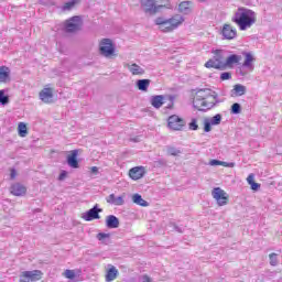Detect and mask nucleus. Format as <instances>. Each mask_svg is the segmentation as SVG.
Listing matches in <instances>:
<instances>
[{
  "mask_svg": "<svg viewBox=\"0 0 282 282\" xmlns=\"http://www.w3.org/2000/svg\"><path fill=\"white\" fill-rule=\"evenodd\" d=\"M156 2L158 0H141V7L144 12H149V14H156L162 8H169V3L156 6Z\"/></svg>",
  "mask_w": 282,
  "mask_h": 282,
  "instance_id": "4",
  "label": "nucleus"
},
{
  "mask_svg": "<svg viewBox=\"0 0 282 282\" xmlns=\"http://www.w3.org/2000/svg\"><path fill=\"white\" fill-rule=\"evenodd\" d=\"M234 91L236 96H243L246 94V86L237 84L234 86Z\"/></svg>",
  "mask_w": 282,
  "mask_h": 282,
  "instance_id": "29",
  "label": "nucleus"
},
{
  "mask_svg": "<svg viewBox=\"0 0 282 282\" xmlns=\"http://www.w3.org/2000/svg\"><path fill=\"white\" fill-rule=\"evenodd\" d=\"M242 56H245V62L242 63V67H245L246 69H249V72H253L254 70V55H252L251 52H242Z\"/></svg>",
  "mask_w": 282,
  "mask_h": 282,
  "instance_id": "12",
  "label": "nucleus"
},
{
  "mask_svg": "<svg viewBox=\"0 0 282 282\" xmlns=\"http://www.w3.org/2000/svg\"><path fill=\"white\" fill-rule=\"evenodd\" d=\"M107 204H111V206H124V195L116 196V194H110L106 198Z\"/></svg>",
  "mask_w": 282,
  "mask_h": 282,
  "instance_id": "14",
  "label": "nucleus"
},
{
  "mask_svg": "<svg viewBox=\"0 0 282 282\" xmlns=\"http://www.w3.org/2000/svg\"><path fill=\"white\" fill-rule=\"evenodd\" d=\"M64 276H65V279H70V281H72V280L76 279V271L67 269L64 272Z\"/></svg>",
  "mask_w": 282,
  "mask_h": 282,
  "instance_id": "35",
  "label": "nucleus"
},
{
  "mask_svg": "<svg viewBox=\"0 0 282 282\" xmlns=\"http://www.w3.org/2000/svg\"><path fill=\"white\" fill-rule=\"evenodd\" d=\"M199 1L204 2V1H206V0H199Z\"/></svg>",
  "mask_w": 282,
  "mask_h": 282,
  "instance_id": "50",
  "label": "nucleus"
},
{
  "mask_svg": "<svg viewBox=\"0 0 282 282\" xmlns=\"http://www.w3.org/2000/svg\"><path fill=\"white\" fill-rule=\"evenodd\" d=\"M149 85H151V79L137 80V87L139 91H149Z\"/></svg>",
  "mask_w": 282,
  "mask_h": 282,
  "instance_id": "26",
  "label": "nucleus"
},
{
  "mask_svg": "<svg viewBox=\"0 0 282 282\" xmlns=\"http://www.w3.org/2000/svg\"><path fill=\"white\" fill-rule=\"evenodd\" d=\"M185 124L186 122L184 121V119L180 118L176 115H173L167 119V126L170 129H172V131H182Z\"/></svg>",
  "mask_w": 282,
  "mask_h": 282,
  "instance_id": "7",
  "label": "nucleus"
},
{
  "mask_svg": "<svg viewBox=\"0 0 282 282\" xmlns=\"http://www.w3.org/2000/svg\"><path fill=\"white\" fill-rule=\"evenodd\" d=\"M205 67H207L208 69L214 68V69H224V67H226V63L224 62V59H209L206 64Z\"/></svg>",
  "mask_w": 282,
  "mask_h": 282,
  "instance_id": "16",
  "label": "nucleus"
},
{
  "mask_svg": "<svg viewBox=\"0 0 282 282\" xmlns=\"http://www.w3.org/2000/svg\"><path fill=\"white\" fill-rule=\"evenodd\" d=\"M80 28V17L75 15L65 22L66 32H76Z\"/></svg>",
  "mask_w": 282,
  "mask_h": 282,
  "instance_id": "11",
  "label": "nucleus"
},
{
  "mask_svg": "<svg viewBox=\"0 0 282 282\" xmlns=\"http://www.w3.org/2000/svg\"><path fill=\"white\" fill-rule=\"evenodd\" d=\"M10 102V97L6 95V90H0V105H8Z\"/></svg>",
  "mask_w": 282,
  "mask_h": 282,
  "instance_id": "31",
  "label": "nucleus"
},
{
  "mask_svg": "<svg viewBox=\"0 0 282 282\" xmlns=\"http://www.w3.org/2000/svg\"><path fill=\"white\" fill-rule=\"evenodd\" d=\"M217 104H219V96L208 88L196 91L193 99V107L197 111H210Z\"/></svg>",
  "mask_w": 282,
  "mask_h": 282,
  "instance_id": "1",
  "label": "nucleus"
},
{
  "mask_svg": "<svg viewBox=\"0 0 282 282\" xmlns=\"http://www.w3.org/2000/svg\"><path fill=\"white\" fill-rule=\"evenodd\" d=\"M270 265H276L279 263V260L276 259V253H270Z\"/></svg>",
  "mask_w": 282,
  "mask_h": 282,
  "instance_id": "38",
  "label": "nucleus"
},
{
  "mask_svg": "<svg viewBox=\"0 0 282 282\" xmlns=\"http://www.w3.org/2000/svg\"><path fill=\"white\" fill-rule=\"evenodd\" d=\"M231 21L239 28L240 32H246V30H250L257 23V12L246 7H239L234 13Z\"/></svg>",
  "mask_w": 282,
  "mask_h": 282,
  "instance_id": "2",
  "label": "nucleus"
},
{
  "mask_svg": "<svg viewBox=\"0 0 282 282\" xmlns=\"http://www.w3.org/2000/svg\"><path fill=\"white\" fill-rule=\"evenodd\" d=\"M100 213H102V208H98V204H96L93 208L82 214V219H84V221H94V219H100Z\"/></svg>",
  "mask_w": 282,
  "mask_h": 282,
  "instance_id": "8",
  "label": "nucleus"
},
{
  "mask_svg": "<svg viewBox=\"0 0 282 282\" xmlns=\"http://www.w3.org/2000/svg\"><path fill=\"white\" fill-rule=\"evenodd\" d=\"M167 153H169V155H173L174 158H176L177 155H180L182 153V150L174 148V147H167Z\"/></svg>",
  "mask_w": 282,
  "mask_h": 282,
  "instance_id": "33",
  "label": "nucleus"
},
{
  "mask_svg": "<svg viewBox=\"0 0 282 282\" xmlns=\"http://www.w3.org/2000/svg\"><path fill=\"white\" fill-rule=\"evenodd\" d=\"M142 282H153V279H151V276L145 274L142 276Z\"/></svg>",
  "mask_w": 282,
  "mask_h": 282,
  "instance_id": "46",
  "label": "nucleus"
},
{
  "mask_svg": "<svg viewBox=\"0 0 282 282\" xmlns=\"http://www.w3.org/2000/svg\"><path fill=\"white\" fill-rule=\"evenodd\" d=\"M250 186H251V191H259V188H261V185L256 182L251 183Z\"/></svg>",
  "mask_w": 282,
  "mask_h": 282,
  "instance_id": "43",
  "label": "nucleus"
},
{
  "mask_svg": "<svg viewBox=\"0 0 282 282\" xmlns=\"http://www.w3.org/2000/svg\"><path fill=\"white\" fill-rule=\"evenodd\" d=\"M76 3H78V0H70L68 2H66L63 7H62V10L64 12H67L69 10H72V8H74V6H76Z\"/></svg>",
  "mask_w": 282,
  "mask_h": 282,
  "instance_id": "32",
  "label": "nucleus"
},
{
  "mask_svg": "<svg viewBox=\"0 0 282 282\" xmlns=\"http://www.w3.org/2000/svg\"><path fill=\"white\" fill-rule=\"evenodd\" d=\"M43 272L41 270L23 271L20 274V282H35L41 281Z\"/></svg>",
  "mask_w": 282,
  "mask_h": 282,
  "instance_id": "6",
  "label": "nucleus"
},
{
  "mask_svg": "<svg viewBox=\"0 0 282 282\" xmlns=\"http://www.w3.org/2000/svg\"><path fill=\"white\" fill-rule=\"evenodd\" d=\"M40 100H42V102H46V104L52 102L54 100V93L52 91V88H44L40 93Z\"/></svg>",
  "mask_w": 282,
  "mask_h": 282,
  "instance_id": "15",
  "label": "nucleus"
},
{
  "mask_svg": "<svg viewBox=\"0 0 282 282\" xmlns=\"http://www.w3.org/2000/svg\"><path fill=\"white\" fill-rule=\"evenodd\" d=\"M212 126H213V123H210L208 120H205V122H204V131L206 133H210V131L213 130Z\"/></svg>",
  "mask_w": 282,
  "mask_h": 282,
  "instance_id": "39",
  "label": "nucleus"
},
{
  "mask_svg": "<svg viewBox=\"0 0 282 282\" xmlns=\"http://www.w3.org/2000/svg\"><path fill=\"white\" fill-rule=\"evenodd\" d=\"M230 78H232V75L228 72L220 74V80H230Z\"/></svg>",
  "mask_w": 282,
  "mask_h": 282,
  "instance_id": "42",
  "label": "nucleus"
},
{
  "mask_svg": "<svg viewBox=\"0 0 282 282\" xmlns=\"http://www.w3.org/2000/svg\"><path fill=\"white\" fill-rule=\"evenodd\" d=\"M220 34L226 41H234L237 39V29L230 24H224Z\"/></svg>",
  "mask_w": 282,
  "mask_h": 282,
  "instance_id": "10",
  "label": "nucleus"
},
{
  "mask_svg": "<svg viewBox=\"0 0 282 282\" xmlns=\"http://www.w3.org/2000/svg\"><path fill=\"white\" fill-rule=\"evenodd\" d=\"M209 166H226L227 169H234L235 163L234 162H224V161H219V160H212L209 161Z\"/></svg>",
  "mask_w": 282,
  "mask_h": 282,
  "instance_id": "27",
  "label": "nucleus"
},
{
  "mask_svg": "<svg viewBox=\"0 0 282 282\" xmlns=\"http://www.w3.org/2000/svg\"><path fill=\"white\" fill-rule=\"evenodd\" d=\"M231 113H235V115H237V113H241V105H239V104H234L232 106H231Z\"/></svg>",
  "mask_w": 282,
  "mask_h": 282,
  "instance_id": "37",
  "label": "nucleus"
},
{
  "mask_svg": "<svg viewBox=\"0 0 282 282\" xmlns=\"http://www.w3.org/2000/svg\"><path fill=\"white\" fill-rule=\"evenodd\" d=\"M11 180H14L17 177V170L12 169L10 173Z\"/></svg>",
  "mask_w": 282,
  "mask_h": 282,
  "instance_id": "47",
  "label": "nucleus"
},
{
  "mask_svg": "<svg viewBox=\"0 0 282 282\" xmlns=\"http://www.w3.org/2000/svg\"><path fill=\"white\" fill-rule=\"evenodd\" d=\"M241 55L232 54L229 57H227L225 62V67H232V65H237L241 61Z\"/></svg>",
  "mask_w": 282,
  "mask_h": 282,
  "instance_id": "23",
  "label": "nucleus"
},
{
  "mask_svg": "<svg viewBox=\"0 0 282 282\" xmlns=\"http://www.w3.org/2000/svg\"><path fill=\"white\" fill-rule=\"evenodd\" d=\"M189 131H197L199 129V126L197 124V119H192V121L188 124Z\"/></svg>",
  "mask_w": 282,
  "mask_h": 282,
  "instance_id": "36",
  "label": "nucleus"
},
{
  "mask_svg": "<svg viewBox=\"0 0 282 282\" xmlns=\"http://www.w3.org/2000/svg\"><path fill=\"white\" fill-rule=\"evenodd\" d=\"M174 230H176V232H184V228H182L177 225H174Z\"/></svg>",
  "mask_w": 282,
  "mask_h": 282,
  "instance_id": "48",
  "label": "nucleus"
},
{
  "mask_svg": "<svg viewBox=\"0 0 282 282\" xmlns=\"http://www.w3.org/2000/svg\"><path fill=\"white\" fill-rule=\"evenodd\" d=\"M214 59L215 61H224V51H216Z\"/></svg>",
  "mask_w": 282,
  "mask_h": 282,
  "instance_id": "41",
  "label": "nucleus"
},
{
  "mask_svg": "<svg viewBox=\"0 0 282 282\" xmlns=\"http://www.w3.org/2000/svg\"><path fill=\"white\" fill-rule=\"evenodd\" d=\"M19 135L25 138L28 135V126L24 122H20L18 126Z\"/></svg>",
  "mask_w": 282,
  "mask_h": 282,
  "instance_id": "30",
  "label": "nucleus"
},
{
  "mask_svg": "<svg viewBox=\"0 0 282 282\" xmlns=\"http://www.w3.org/2000/svg\"><path fill=\"white\" fill-rule=\"evenodd\" d=\"M150 102L154 109H160L164 105V95H155L150 98Z\"/></svg>",
  "mask_w": 282,
  "mask_h": 282,
  "instance_id": "21",
  "label": "nucleus"
},
{
  "mask_svg": "<svg viewBox=\"0 0 282 282\" xmlns=\"http://www.w3.org/2000/svg\"><path fill=\"white\" fill-rule=\"evenodd\" d=\"M65 177H67V172H66V171H63V172L59 174L58 180H59L61 182H63V180H65Z\"/></svg>",
  "mask_w": 282,
  "mask_h": 282,
  "instance_id": "45",
  "label": "nucleus"
},
{
  "mask_svg": "<svg viewBox=\"0 0 282 282\" xmlns=\"http://www.w3.org/2000/svg\"><path fill=\"white\" fill-rule=\"evenodd\" d=\"M132 202H133V204H137V206H143V207L149 206V203L147 200H144L142 198V195H140V194H134L132 196Z\"/></svg>",
  "mask_w": 282,
  "mask_h": 282,
  "instance_id": "28",
  "label": "nucleus"
},
{
  "mask_svg": "<svg viewBox=\"0 0 282 282\" xmlns=\"http://www.w3.org/2000/svg\"><path fill=\"white\" fill-rule=\"evenodd\" d=\"M131 180H142L144 177V167H132L129 171Z\"/></svg>",
  "mask_w": 282,
  "mask_h": 282,
  "instance_id": "19",
  "label": "nucleus"
},
{
  "mask_svg": "<svg viewBox=\"0 0 282 282\" xmlns=\"http://www.w3.org/2000/svg\"><path fill=\"white\" fill-rule=\"evenodd\" d=\"M108 270L106 272V282L116 281L118 279V269L111 264H108Z\"/></svg>",
  "mask_w": 282,
  "mask_h": 282,
  "instance_id": "17",
  "label": "nucleus"
},
{
  "mask_svg": "<svg viewBox=\"0 0 282 282\" xmlns=\"http://www.w3.org/2000/svg\"><path fill=\"white\" fill-rule=\"evenodd\" d=\"M78 150H73L72 154L67 156V164L70 169H78Z\"/></svg>",
  "mask_w": 282,
  "mask_h": 282,
  "instance_id": "18",
  "label": "nucleus"
},
{
  "mask_svg": "<svg viewBox=\"0 0 282 282\" xmlns=\"http://www.w3.org/2000/svg\"><path fill=\"white\" fill-rule=\"evenodd\" d=\"M99 51L100 55L105 56L106 58H109V56H113V52H116V48L113 47V42H111L110 39L101 40L99 44Z\"/></svg>",
  "mask_w": 282,
  "mask_h": 282,
  "instance_id": "5",
  "label": "nucleus"
},
{
  "mask_svg": "<svg viewBox=\"0 0 282 282\" xmlns=\"http://www.w3.org/2000/svg\"><path fill=\"white\" fill-rule=\"evenodd\" d=\"M154 23L159 26V30L161 32L169 33L177 30L178 25H182V23H184V17L180 14H175L169 19L159 17L154 20Z\"/></svg>",
  "mask_w": 282,
  "mask_h": 282,
  "instance_id": "3",
  "label": "nucleus"
},
{
  "mask_svg": "<svg viewBox=\"0 0 282 282\" xmlns=\"http://www.w3.org/2000/svg\"><path fill=\"white\" fill-rule=\"evenodd\" d=\"M91 173H94V175L98 174V166H93Z\"/></svg>",
  "mask_w": 282,
  "mask_h": 282,
  "instance_id": "49",
  "label": "nucleus"
},
{
  "mask_svg": "<svg viewBox=\"0 0 282 282\" xmlns=\"http://www.w3.org/2000/svg\"><path fill=\"white\" fill-rule=\"evenodd\" d=\"M8 80H10V68L0 66V83H8Z\"/></svg>",
  "mask_w": 282,
  "mask_h": 282,
  "instance_id": "24",
  "label": "nucleus"
},
{
  "mask_svg": "<svg viewBox=\"0 0 282 282\" xmlns=\"http://www.w3.org/2000/svg\"><path fill=\"white\" fill-rule=\"evenodd\" d=\"M107 228H118L120 226V220L115 215H109L106 218Z\"/></svg>",
  "mask_w": 282,
  "mask_h": 282,
  "instance_id": "22",
  "label": "nucleus"
},
{
  "mask_svg": "<svg viewBox=\"0 0 282 282\" xmlns=\"http://www.w3.org/2000/svg\"><path fill=\"white\" fill-rule=\"evenodd\" d=\"M109 237H111V236L109 234H105V232H99L97 235L98 241H105V239H109Z\"/></svg>",
  "mask_w": 282,
  "mask_h": 282,
  "instance_id": "40",
  "label": "nucleus"
},
{
  "mask_svg": "<svg viewBox=\"0 0 282 282\" xmlns=\"http://www.w3.org/2000/svg\"><path fill=\"white\" fill-rule=\"evenodd\" d=\"M247 182L249 185L254 183V174H249V176L247 177Z\"/></svg>",
  "mask_w": 282,
  "mask_h": 282,
  "instance_id": "44",
  "label": "nucleus"
},
{
  "mask_svg": "<svg viewBox=\"0 0 282 282\" xmlns=\"http://www.w3.org/2000/svg\"><path fill=\"white\" fill-rule=\"evenodd\" d=\"M210 124H213L214 127L217 124H221V116L219 113L215 115L214 117H212L209 119Z\"/></svg>",
  "mask_w": 282,
  "mask_h": 282,
  "instance_id": "34",
  "label": "nucleus"
},
{
  "mask_svg": "<svg viewBox=\"0 0 282 282\" xmlns=\"http://www.w3.org/2000/svg\"><path fill=\"white\" fill-rule=\"evenodd\" d=\"M212 195L216 199L218 206H226L228 204V196L221 187H216L213 189Z\"/></svg>",
  "mask_w": 282,
  "mask_h": 282,
  "instance_id": "9",
  "label": "nucleus"
},
{
  "mask_svg": "<svg viewBox=\"0 0 282 282\" xmlns=\"http://www.w3.org/2000/svg\"><path fill=\"white\" fill-rule=\"evenodd\" d=\"M191 6H193V2L183 1L178 4V11L182 12V14H191L192 12Z\"/></svg>",
  "mask_w": 282,
  "mask_h": 282,
  "instance_id": "25",
  "label": "nucleus"
},
{
  "mask_svg": "<svg viewBox=\"0 0 282 282\" xmlns=\"http://www.w3.org/2000/svg\"><path fill=\"white\" fill-rule=\"evenodd\" d=\"M126 67H128L132 76H142L144 74V68L138 64H127Z\"/></svg>",
  "mask_w": 282,
  "mask_h": 282,
  "instance_id": "20",
  "label": "nucleus"
},
{
  "mask_svg": "<svg viewBox=\"0 0 282 282\" xmlns=\"http://www.w3.org/2000/svg\"><path fill=\"white\" fill-rule=\"evenodd\" d=\"M10 192L11 195H14L15 197H22V195H25V193H28V188L21 183H15L11 186Z\"/></svg>",
  "mask_w": 282,
  "mask_h": 282,
  "instance_id": "13",
  "label": "nucleus"
}]
</instances>
